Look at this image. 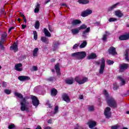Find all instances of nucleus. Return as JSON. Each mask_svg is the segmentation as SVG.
I'll return each mask as SVG.
<instances>
[{
    "label": "nucleus",
    "instance_id": "f704fd0d",
    "mask_svg": "<svg viewBox=\"0 0 129 129\" xmlns=\"http://www.w3.org/2000/svg\"><path fill=\"white\" fill-rule=\"evenodd\" d=\"M88 111H94V106L93 105H89L88 107Z\"/></svg>",
    "mask_w": 129,
    "mask_h": 129
},
{
    "label": "nucleus",
    "instance_id": "de8ad7c7",
    "mask_svg": "<svg viewBox=\"0 0 129 129\" xmlns=\"http://www.w3.org/2000/svg\"><path fill=\"white\" fill-rule=\"evenodd\" d=\"M118 87H119V86H117V85H114L113 89V90H117L118 89Z\"/></svg>",
    "mask_w": 129,
    "mask_h": 129
},
{
    "label": "nucleus",
    "instance_id": "603ef678",
    "mask_svg": "<svg viewBox=\"0 0 129 129\" xmlns=\"http://www.w3.org/2000/svg\"><path fill=\"white\" fill-rule=\"evenodd\" d=\"M46 80L47 81L52 82L54 80V78L53 77H50V78L47 79Z\"/></svg>",
    "mask_w": 129,
    "mask_h": 129
},
{
    "label": "nucleus",
    "instance_id": "338daca9",
    "mask_svg": "<svg viewBox=\"0 0 129 129\" xmlns=\"http://www.w3.org/2000/svg\"><path fill=\"white\" fill-rule=\"evenodd\" d=\"M1 13H2V14H4L5 13V9L2 8Z\"/></svg>",
    "mask_w": 129,
    "mask_h": 129
},
{
    "label": "nucleus",
    "instance_id": "412c9836",
    "mask_svg": "<svg viewBox=\"0 0 129 129\" xmlns=\"http://www.w3.org/2000/svg\"><path fill=\"white\" fill-rule=\"evenodd\" d=\"M117 79V80H120V81L121 82V85L122 86H123V85H125V81L121 77V76H118Z\"/></svg>",
    "mask_w": 129,
    "mask_h": 129
},
{
    "label": "nucleus",
    "instance_id": "2f4dec72",
    "mask_svg": "<svg viewBox=\"0 0 129 129\" xmlns=\"http://www.w3.org/2000/svg\"><path fill=\"white\" fill-rule=\"evenodd\" d=\"M38 52H39V48H35L34 49L33 51V55L34 57H37L38 56Z\"/></svg>",
    "mask_w": 129,
    "mask_h": 129
},
{
    "label": "nucleus",
    "instance_id": "5fc2aeb1",
    "mask_svg": "<svg viewBox=\"0 0 129 129\" xmlns=\"http://www.w3.org/2000/svg\"><path fill=\"white\" fill-rule=\"evenodd\" d=\"M40 6H41V5H40V4L37 3V5H36V6H35V8H36V9H38L40 10Z\"/></svg>",
    "mask_w": 129,
    "mask_h": 129
},
{
    "label": "nucleus",
    "instance_id": "6e6d98bb",
    "mask_svg": "<svg viewBox=\"0 0 129 129\" xmlns=\"http://www.w3.org/2000/svg\"><path fill=\"white\" fill-rule=\"evenodd\" d=\"M21 26H22V30H25V29H26L27 28L26 25L22 24Z\"/></svg>",
    "mask_w": 129,
    "mask_h": 129
},
{
    "label": "nucleus",
    "instance_id": "69168bd1",
    "mask_svg": "<svg viewBox=\"0 0 129 129\" xmlns=\"http://www.w3.org/2000/svg\"><path fill=\"white\" fill-rule=\"evenodd\" d=\"M52 128L51 127V126H47L45 127H44V129H51Z\"/></svg>",
    "mask_w": 129,
    "mask_h": 129
},
{
    "label": "nucleus",
    "instance_id": "79ce46f5",
    "mask_svg": "<svg viewBox=\"0 0 129 129\" xmlns=\"http://www.w3.org/2000/svg\"><path fill=\"white\" fill-rule=\"evenodd\" d=\"M54 111L53 112V114H56V113H57V112H58V110H59V107H58V106H56L54 108Z\"/></svg>",
    "mask_w": 129,
    "mask_h": 129
},
{
    "label": "nucleus",
    "instance_id": "c9c22d12",
    "mask_svg": "<svg viewBox=\"0 0 129 129\" xmlns=\"http://www.w3.org/2000/svg\"><path fill=\"white\" fill-rule=\"evenodd\" d=\"M35 29H37L40 28V22L39 21H36L35 24Z\"/></svg>",
    "mask_w": 129,
    "mask_h": 129
},
{
    "label": "nucleus",
    "instance_id": "a18cd8bd",
    "mask_svg": "<svg viewBox=\"0 0 129 129\" xmlns=\"http://www.w3.org/2000/svg\"><path fill=\"white\" fill-rule=\"evenodd\" d=\"M107 34H104L102 37L103 41H106L107 39Z\"/></svg>",
    "mask_w": 129,
    "mask_h": 129
},
{
    "label": "nucleus",
    "instance_id": "2eb2a0df",
    "mask_svg": "<svg viewBox=\"0 0 129 129\" xmlns=\"http://www.w3.org/2000/svg\"><path fill=\"white\" fill-rule=\"evenodd\" d=\"M54 68L57 76H60V75H61V72L60 71V63H56L54 66Z\"/></svg>",
    "mask_w": 129,
    "mask_h": 129
},
{
    "label": "nucleus",
    "instance_id": "ddd939ff",
    "mask_svg": "<svg viewBox=\"0 0 129 129\" xmlns=\"http://www.w3.org/2000/svg\"><path fill=\"white\" fill-rule=\"evenodd\" d=\"M79 57H78V60H82L86 57V52L85 51H80L78 52Z\"/></svg>",
    "mask_w": 129,
    "mask_h": 129
},
{
    "label": "nucleus",
    "instance_id": "c85d7f7f",
    "mask_svg": "<svg viewBox=\"0 0 129 129\" xmlns=\"http://www.w3.org/2000/svg\"><path fill=\"white\" fill-rule=\"evenodd\" d=\"M78 2L81 5H87L89 4V0H78Z\"/></svg>",
    "mask_w": 129,
    "mask_h": 129
},
{
    "label": "nucleus",
    "instance_id": "8fccbe9b",
    "mask_svg": "<svg viewBox=\"0 0 129 129\" xmlns=\"http://www.w3.org/2000/svg\"><path fill=\"white\" fill-rule=\"evenodd\" d=\"M119 127V126L118 125H113L111 126V129H118Z\"/></svg>",
    "mask_w": 129,
    "mask_h": 129
},
{
    "label": "nucleus",
    "instance_id": "393cba45",
    "mask_svg": "<svg viewBox=\"0 0 129 129\" xmlns=\"http://www.w3.org/2000/svg\"><path fill=\"white\" fill-rule=\"evenodd\" d=\"M97 57L96 54L95 53H91L90 55L88 56V60H90L91 59H95Z\"/></svg>",
    "mask_w": 129,
    "mask_h": 129
},
{
    "label": "nucleus",
    "instance_id": "4be33fe9",
    "mask_svg": "<svg viewBox=\"0 0 129 129\" xmlns=\"http://www.w3.org/2000/svg\"><path fill=\"white\" fill-rule=\"evenodd\" d=\"M118 5H119V3H116L115 4L111 6L110 7H109L108 9V12H111V11H113V10H114V9H116V7H117V6H118Z\"/></svg>",
    "mask_w": 129,
    "mask_h": 129
},
{
    "label": "nucleus",
    "instance_id": "052dcab7",
    "mask_svg": "<svg viewBox=\"0 0 129 129\" xmlns=\"http://www.w3.org/2000/svg\"><path fill=\"white\" fill-rule=\"evenodd\" d=\"M94 25H96V26H99L100 25V22H96L94 23Z\"/></svg>",
    "mask_w": 129,
    "mask_h": 129
},
{
    "label": "nucleus",
    "instance_id": "4d7b16f0",
    "mask_svg": "<svg viewBox=\"0 0 129 129\" xmlns=\"http://www.w3.org/2000/svg\"><path fill=\"white\" fill-rule=\"evenodd\" d=\"M39 11H40V9H39L38 8H35L34 9V13H39Z\"/></svg>",
    "mask_w": 129,
    "mask_h": 129
},
{
    "label": "nucleus",
    "instance_id": "e2e57ef3",
    "mask_svg": "<svg viewBox=\"0 0 129 129\" xmlns=\"http://www.w3.org/2000/svg\"><path fill=\"white\" fill-rule=\"evenodd\" d=\"M20 15L21 17H23V18H24V17H26V16H25V15H24V14H23V13H22V12H20Z\"/></svg>",
    "mask_w": 129,
    "mask_h": 129
},
{
    "label": "nucleus",
    "instance_id": "6e6552de",
    "mask_svg": "<svg viewBox=\"0 0 129 129\" xmlns=\"http://www.w3.org/2000/svg\"><path fill=\"white\" fill-rule=\"evenodd\" d=\"M108 53H109V55H112V56H115V55H117L116 49L113 46L110 47L108 49Z\"/></svg>",
    "mask_w": 129,
    "mask_h": 129
},
{
    "label": "nucleus",
    "instance_id": "f03ea898",
    "mask_svg": "<svg viewBox=\"0 0 129 129\" xmlns=\"http://www.w3.org/2000/svg\"><path fill=\"white\" fill-rule=\"evenodd\" d=\"M106 101L108 106L112 108H117V103L114 98L110 97L106 98Z\"/></svg>",
    "mask_w": 129,
    "mask_h": 129
},
{
    "label": "nucleus",
    "instance_id": "37998d69",
    "mask_svg": "<svg viewBox=\"0 0 129 129\" xmlns=\"http://www.w3.org/2000/svg\"><path fill=\"white\" fill-rule=\"evenodd\" d=\"M4 92L5 93H6V94H8V95L11 94V90L7 89L4 90Z\"/></svg>",
    "mask_w": 129,
    "mask_h": 129
},
{
    "label": "nucleus",
    "instance_id": "7c9ffc66",
    "mask_svg": "<svg viewBox=\"0 0 129 129\" xmlns=\"http://www.w3.org/2000/svg\"><path fill=\"white\" fill-rule=\"evenodd\" d=\"M78 52H74L71 54V56L73 57V58H75V60H78Z\"/></svg>",
    "mask_w": 129,
    "mask_h": 129
},
{
    "label": "nucleus",
    "instance_id": "dca6fc26",
    "mask_svg": "<svg viewBox=\"0 0 129 129\" xmlns=\"http://www.w3.org/2000/svg\"><path fill=\"white\" fill-rule=\"evenodd\" d=\"M18 79L20 81H27V80H30L31 78L27 76H20L18 77Z\"/></svg>",
    "mask_w": 129,
    "mask_h": 129
},
{
    "label": "nucleus",
    "instance_id": "1a4fd4ad",
    "mask_svg": "<svg viewBox=\"0 0 129 129\" xmlns=\"http://www.w3.org/2000/svg\"><path fill=\"white\" fill-rule=\"evenodd\" d=\"M92 14V10L87 9L85 11H83L81 13V16L83 18H85V17H87V16H89V15H91Z\"/></svg>",
    "mask_w": 129,
    "mask_h": 129
},
{
    "label": "nucleus",
    "instance_id": "a878e982",
    "mask_svg": "<svg viewBox=\"0 0 129 129\" xmlns=\"http://www.w3.org/2000/svg\"><path fill=\"white\" fill-rule=\"evenodd\" d=\"M96 124H97V123L95 122V121H91L89 123V128H92L94 127V126H96Z\"/></svg>",
    "mask_w": 129,
    "mask_h": 129
},
{
    "label": "nucleus",
    "instance_id": "4c0bfd02",
    "mask_svg": "<svg viewBox=\"0 0 129 129\" xmlns=\"http://www.w3.org/2000/svg\"><path fill=\"white\" fill-rule=\"evenodd\" d=\"M33 35H34V39L36 40L38 39V33H37V31H33Z\"/></svg>",
    "mask_w": 129,
    "mask_h": 129
},
{
    "label": "nucleus",
    "instance_id": "5701e85b",
    "mask_svg": "<svg viewBox=\"0 0 129 129\" xmlns=\"http://www.w3.org/2000/svg\"><path fill=\"white\" fill-rule=\"evenodd\" d=\"M58 94V91L57 89L55 88H52L50 92V94L51 96H56L57 94Z\"/></svg>",
    "mask_w": 129,
    "mask_h": 129
},
{
    "label": "nucleus",
    "instance_id": "f257e3e1",
    "mask_svg": "<svg viewBox=\"0 0 129 129\" xmlns=\"http://www.w3.org/2000/svg\"><path fill=\"white\" fill-rule=\"evenodd\" d=\"M14 95L21 99L20 101L21 107L20 109L21 111H26V112H30V109L28 107V106L30 104V102L28 101V99H29L30 97L26 96L24 97L23 94L18 92H15Z\"/></svg>",
    "mask_w": 129,
    "mask_h": 129
},
{
    "label": "nucleus",
    "instance_id": "864d4df0",
    "mask_svg": "<svg viewBox=\"0 0 129 129\" xmlns=\"http://www.w3.org/2000/svg\"><path fill=\"white\" fill-rule=\"evenodd\" d=\"M7 85H8V84H7V82H3V83H2L3 87H7Z\"/></svg>",
    "mask_w": 129,
    "mask_h": 129
},
{
    "label": "nucleus",
    "instance_id": "bf43d9fd",
    "mask_svg": "<svg viewBox=\"0 0 129 129\" xmlns=\"http://www.w3.org/2000/svg\"><path fill=\"white\" fill-rule=\"evenodd\" d=\"M33 69L34 71H37L38 70V67H37L36 66H33Z\"/></svg>",
    "mask_w": 129,
    "mask_h": 129
},
{
    "label": "nucleus",
    "instance_id": "20e7f679",
    "mask_svg": "<svg viewBox=\"0 0 129 129\" xmlns=\"http://www.w3.org/2000/svg\"><path fill=\"white\" fill-rule=\"evenodd\" d=\"M104 68H105V60L104 59V57H102L101 58V63L99 70V74H103L104 72Z\"/></svg>",
    "mask_w": 129,
    "mask_h": 129
},
{
    "label": "nucleus",
    "instance_id": "9b49d317",
    "mask_svg": "<svg viewBox=\"0 0 129 129\" xmlns=\"http://www.w3.org/2000/svg\"><path fill=\"white\" fill-rule=\"evenodd\" d=\"M119 41H126L129 39V33L120 35L118 38Z\"/></svg>",
    "mask_w": 129,
    "mask_h": 129
},
{
    "label": "nucleus",
    "instance_id": "aec40b11",
    "mask_svg": "<svg viewBox=\"0 0 129 129\" xmlns=\"http://www.w3.org/2000/svg\"><path fill=\"white\" fill-rule=\"evenodd\" d=\"M115 15L118 18H122V17H123V14L121 13V11H120V10L115 11Z\"/></svg>",
    "mask_w": 129,
    "mask_h": 129
},
{
    "label": "nucleus",
    "instance_id": "ea45409f",
    "mask_svg": "<svg viewBox=\"0 0 129 129\" xmlns=\"http://www.w3.org/2000/svg\"><path fill=\"white\" fill-rule=\"evenodd\" d=\"M103 92V94H104V95L105 96L106 99L108 97H110L109 95H108V93H107V91H106V90H104Z\"/></svg>",
    "mask_w": 129,
    "mask_h": 129
},
{
    "label": "nucleus",
    "instance_id": "473e14b6",
    "mask_svg": "<svg viewBox=\"0 0 129 129\" xmlns=\"http://www.w3.org/2000/svg\"><path fill=\"white\" fill-rule=\"evenodd\" d=\"M87 45V42L86 41V40H85V41H83L82 44L80 45V48L81 49L85 48V47H86Z\"/></svg>",
    "mask_w": 129,
    "mask_h": 129
},
{
    "label": "nucleus",
    "instance_id": "b1692460",
    "mask_svg": "<svg viewBox=\"0 0 129 129\" xmlns=\"http://www.w3.org/2000/svg\"><path fill=\"white\" fill-rule=\"evenodd\" d=\"M43 33L45 34V37H51V33L49 32V31L47 28H44L43 29Z\"/></svg>",
    "mask_w": 129,
    "mask_h": 129
},
{
    "label": "nucleus",
    "instance_id": "3c124183",
    "mask_svg": "<svg viewBox=\"0 0 129 129\" xmlns=\"http://www.w3.org/2000/svg\"><path fill=\"white\" fill-rule=\"evenodd\" d=\"M48 30L49 31V32H50L51 33H52V32H53L54 29L52 28V27H51V26L48 25Z\"/></svg>",
    "mask_w": 129,
    "mask_h": 129
},
{
    "label": "nucleus",
    "instance_id": "f8f14e48",
    "mask_svg": "<svg viewBox=\"0 0 129 129\" xmlns=\"http://www.w3.org/2000/svg\"><path fill=\"white\" fill-rule=\"evenodd\" d=\"M60 42L58 40H54L53 42V45L52 46V51H57V49L59 48Z\"/></svg>",
    "mask_w": 129,
    "mask_h": 129
},
{
    "label": "nucleus",
    "instance_id": "423d86ee",
    "mask_svg": "<svg viewBox=\"0 0 129 129\" xmlns=\"http://www.w3.org/2000/svg\"><path fill=\"white\" fill-rule=\"evenodd\" d=\"M31 100L32 102V104L35 107H37L39 104H40V101L38 99V98L35 96L32 95L31 96Z\"/></svg>",
    "mask_w": 129,
    "mask_h": 129
},
{
    "label": "nucleus",
    "instance_id": "39448f33",
    "mask_svg": "<svg viewBox=\"0 0 129 129\" xmlns=\"http://www.w3.org/2000/svg\"><path fill=\"white\" fill-rule=\"evenodd\" d=\"M75 80L76 82H77V83L81 85L84 84V83H85V82H87V81H88V78L85 77L83 78L82 80H81L80 77H76V78H75Z\"/></svg>",
    "mask_w": 129,
    "mask_h": 129
},
{
    "label": "nucleus",
    "instance_id": "7ed1b4c3",
    "mask_svg": "<svg viewBox=\"0 0 129 129\" xmlns=\"http://www.w3.org/2000/svg\"><path fill=\"white\" fill-rule=\"evenodd\" d=\"M85 29H86L85 30ZM79 30H80H80H85L82 32V37L84 39H86V36H88V34H89V32H90V27L87 28L86 25L83 24L79 27Z\"/></svg>",
    "mask_w": 129,
    "mask_h": 129
},
{
    "label": "nucleus",
    "instance_id": "c03bdc74",
    "mask_svg": "<svg viewBox=\"0 0 129 129\" xmlns=\"http://www.w3.org/2000/svg\"><path fill=\"white\" fill-rule=\"evenodd\" d=\"M115 21H117V19L116 18H110L109 19V22H115Z\"/></svg>",
    "mask_w": 129,
    "mask_h": 129
},
{
    "label": "nucleus",
    "instance_id": "e433bc0d",
    "mask_svg": "<svg viewBox=\"0 0 129 129\" xmlns=\"http://www.w3.org/2000/svg\"><path fill=\"white\" fill-rule=\"evenodd\" d=\"M9 129H17V127L15 124H11L8 126Z\"/></svg>",
    "mask_w": 129,
    "mask_h": 129
},
{
    "label": "nucleus",
    "instance_id": "774afa93",
    "mask_svg": "<svg viewBox=\"0 0 129 129\" xmlns=\"http://www.w3.org/2000/svg\"><path fill=\"white\" fill-rule=\"evenodd\" d=\"M74 129H80V126H77L74 128Z\"/></svg>",
    "mask_w": 129,
    "mask_h": 129
},
{
    "label": "nucleus",
    "instance_id": "0e129e2a",
    "mask_svg": "<svg viewBox=\"0 0 129 129\" xmlns=\"http://www.w3.org/2000/svg\"><path fill=\"white\" fill-rule=\"evenodd\" d=\"M47 123L51 124L52 123V119H50L47 121Z\"/></svg>",
    "mask_w": 129,
    "mask_h": 129
},
{
    "label": "nucleus",
    "instance_id": "a211bd4d",
    "mask_svg": "<svg viewBox=\"0 0 129 129\" xmlns=\"http://www.w3.org/2000/svg\"><path fill=\"white\" fill-rule=\"evenodd\" d=\"M71 24L73 26H77V25L81 24V21L79 19H75L72 22Z\"/></svg>",
    "mask_w": 129,
    "mask_h": 129
},
{
    "label": "nucleus",
    "instance_id": "c756f323",
    "mask_svg": "<svg viewBox=\"0 0 129 129\" xmlns=\"http://www.w3.org/2000/svg\"><path fill=\"white\" fill-rule=\"evenodd\" d=\"M80 30H79V28H75V29H73L71 30V32L73 35H77L79 33V31Z\"/></svg>",
    "mask_w": 129,
    "mask_h": 129
},
{
    "label": "nucleus",
    "instance_id": "49530a36",
    "mask_svg": "<svg viewBox=\"0 0 129 129\" xmlns=\"http://www.w3.org/2000/svg\"><path fill=\"white\" fill-rule=\"evenodd\" d=\"M0 47L1 50H4L5 49V46L3 45V42L2 41H0Z\"/></svg>",
    "mask_w": 129,
    "mask_h": 129
},
{
    "label": "nucleus",
    "instance_id": "72a5a7b5",
    "mask_svg": "<svg viewBox=\"0 0 129 129\" xmlns=\"http://www.w3.org/2000/svg\"><path fill=\"white\" fill-rule=\"evenodd\" d=\"M124 56H125V60L127 62H129L128 51L127 50L126 51L125 53L124 54Z\"/></svg>",
    "mask_w": 129,
    "mask_h": 129
},
{
    "label": "nucleus",
    "instance_id": "0eeeda50",
    "mask_svg": "<svg viewBox=\"0 0 129 129\" xmlns=\"http://www.w3.org/2000/svg\"><path fill=\"white\" fill-rule=\"evenodd\" d=\"M111 109L109 107H107L104 110V114L106 116V118H110L111 117Z\"/></svg>",
    "mask_w": 129,
    "mask_h": 129
},
{
    "label": "nucleus",
    "instance_id": "a19ab883",
    "mask_svg": "<svg viewBox=\"0 0 129 129\" xmlns=\"http://www.w3.org/2000/svg\"><path fill=\"white\" fill-rule=\"evenodd\" d=\"M113 63H114V61H113L110 59H108L107 60V64L108 65H112V64H113Z\"/></svg>",
    "mask_w": 129,
    "mask_h": 129
},
{
    "label": "nucleus",
    "instance_id": "58836bf2",
    "mask_svg": "<svg viewBox=\"0 0 129 129\" xmlns=\"http://www.w3.org/2000/svg\"><path fill=\"white\" fill-rule=\"evenodd\" d=\"M8 37V34L7 32H4V33L2 36V40L3 41H5V38H7Z\"/></svg>",
    "mask_w": 129,
    "mask_h": 129
},
{
    "label": "nucleus",
    "instance_id": "9d476101",
    "mask_svg": "<svg viewBox=\"0 0 129 129\" xmlns=\"http://www.w3.org/2000/svg\"><path fill=\"white\" fill-rule=\"evenodd\" d=\"M128 66H129L128 63H123L120 66L119 72H121V73L123 72L124 70H126V69L128 68Z\"/></svg>",
    "mask_w": 129,
    "mask_h": 129
},
{
    "label": "nucleus",
    "instance_id": "13d9d810",
    "mask_svg": "<svg viewBox=\"0 0 129 129\" xmlns=\"http://www.w3.org/2000/svg\"><path fill=\"white\" fill-rule=\"evenodd\" d=\"M14 29H15V27H10L9 29L8 32L10 33V32H12V30H14Z\"/></svg>",
    "mask_w": 129,
    "mask_h": 129
},
{
    "label": "nucleus",
    "instance_id": "680f3d73",
    "mask_svg": "<svg viewBox=\"0 0 129 129\" xmlns=\"http://www.w3.org/2000/svg\"><path fill=\"white\" fill-rule=\"evenodd\" d=\"M61 6L62 7H65L66 8H67V7H68V6L66 4H64V3L61 4Z\"/></svg>",
    "mask_w": 129,
    "mask_h": 129
},
{
    "label": "nucleus",
    "instance_id": "bb28decb",
    "mask_svg": "<svg viewBox=\"0 0 129 129\" xmlns=\"http://www.w3.org/2000/svg\"><path fill=\"white\" fill-rule=\"evenodd\" d=\"M65 82L66 84H68L69 85H71V84H73L74 83V79H66L65 80Z\"/></svg>",
    "mask_w": 129,
    "mask_h": 129
},
{
    "label": "nucleus",
    "instance_id": "cd10ccee",
    "mask_svg": "<svg viewBox=\"0 0 129 129\" xmlns=\"http://www.w3.org/2000/svg\"><path fill=\"white\" fill-rule=\"evenodd\" d=\"M41 40L42 42H43V43H45V44L49 43V39H48V38L46 37V36L41 37Z\"/></svg>",
    "mask_w": 129,
    "mask_h": 129
},
{
    "label": "nucleus",
    "instance_id": "4468645a",
    "mask_svg": "<svg viewBox=\"0 0 129 129\" xmlns=\"http://www.w3.org/2000/svg\"><path fill=\"white\" fill-rule=\"evenodd\" d=\"M62 98L64 101L67 102V103H69L70 102V97H69V96L67 95L66 93H64L62 95Z\"/></svg>",
    "mask_w": 129,
    "mask_h": 129
},
{
    "label": "nucleus",
    "instance_id": "f3484780",
    "mask_svg": "<svg viewBox=\"0 0 129 129\" xmlns=\"http://www.w3.org/2000/svg\"><path fill=\"white\" fill-rule=\"evenodd\" d=\"M21 67H23V64L21 63H17L15 65V70L16 71H23V69L21 68Z\"/></svg>",
    "mask_w": 129,
    "mask_h": 129
},
{
    "label": "nucleus",
    "instance_id": "6ab92c4d",
    "mask_svg": "<svg viewBox=\"0 0 129 129\" xmlns=\"http://www.w3.org/2000/svg\"><path fill=\"white\" fill-rule=\"evenodd\" d=\"M10 50H13L15 52L18 51L19 49L18 48V44L15 42L12 46H10Z\"/></svg>",
    "mask_w": 129,
    "mask_h": 129
},
{
    "label": "nucleus",
    "instance_id": "09e8293b",
    "mask_svg": "<svg viewBox=\"0 0 129 129\" xmlns=\"http://www.w3.org/2000/svg\"><path fill=\"white\" fill-rule=\"evenodd\" d=\"M79 46V44L76 43L73 47V49L74 50H76V49L77 48V47H78Z\"/></svg>",
    "mask_w": 129,
    "mask_h": 129
}]
</instances>
